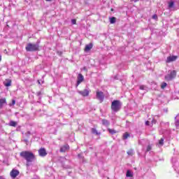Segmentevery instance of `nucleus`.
I'll return each mask as SVG.
<instances>
[{"mask_svg": "<svg viewBox=\"0 0 179 179\" xmlns=\"http://www.w3.org/2000/svg\"><path fill=\"white\" fill-rule=\"evenodd\" d=\"M131 2H134V0H130Z\"/></svg>", "mask_w": 179, "mask_h": 179, "instance_id": "obj_39", "label": "nucleus"}, {"mask_svg": "<svg viewBox=\"0 0 179 179\" xmlns=\"http://www.w3.org/2000/svg\"><path fill=\"white\" fill-rule=\"evenodd\" d=\"M3 85L4 86H6V87H9V86H12V80L9 78L6 79V80L3 82Z\"/></svg>", "mask_w": 179, "mask_h": 179, "instance_id": "obj_12", "label": "nucleus"}, {"mask_svg": "<svg viewBox=\"0 0 179 179\" xmlns=\"http://www.w3.org/2000/svg\"><path fill=\"white\" fill-rule=\"evenodd\" d=\"M108 131L109 134H110V135H114L117 133V131H115V129H114L108 128Z\"/></svg>", "mask_w": 179, "mask_h": 179, "instance_id": "obj_16", "label": "nucleus"}, {"mask_svg": "<svg viewBox=\"0 0 179 179\" xmlns=\"http://www.w3.org/2000/svg\"><path fill=\"white\" fill-rule=\"evenodd\" d=\"M110 10H113V8H111V9H110Z\"/></svg>", "mask_w": 179, "mask_h": 179, "instance_id": "obj_40", "label": "nucleus"}, {"mask_svg": "<svg viewBox=\"0 0 179 179\" xmlns=\"http://www.w3.org/2000/svg\"><path fill=\"white\" fill-rule=\"evenodd\" d=\"M167 87V83H162L161 85V89H166Z\"/></svg>", "mask_w": 179, "mask_h": 179, "instance_id": "obj_22", "label": "nucleus"}, {"mask_svg": "<svg viewBox=\"0 0 179 179\" xmlns=\"http://www.w3.org/2000/svg\"><path fill=\"white\" fill-rule=\"evenodd\" d=\"M38 83L40 85V81L39 80H38Z\"/></svg>", "mask_w": 179, "mask_h": 179, "instance_id": "obj_38", "label": "nucleus"}, {"mask_svg": "<svg viewBox=\"0 0 179 179\" xmlns=\"http://www.w3.org/2000/svg\"><path fill=\"white\" fill-rule=\"evenodd\" d=\"M102 124L105 125V127H109L110 122L106 119L102 120Z\"/></svg>", "mask_w": 179, "mask_h": 179, "instance_id": "obj_15", "label": "nucleus"}, {"mask_svg": "<svg viewBox=\"0 0 179 179\" xmlns=\"http://www.w3.org/2000/svg\"><path fill=\"white\" fill-rule=\"evenodd\" d=\"M116 20H117V18L115 17H112L110 20V22L111 24H114Z\"/></svg>", "mask_w": 179, "mask_h": 179, "instance_id": "obj_19", "label": "nucleus"}, {"mask_svg": "<svg viewBox=\"0 0 179 179\" xmlns=\"http://www.w3.org/2000/svg\"><path fill=\"white\" fill-rule=\"evenodd\" d=\"M159 145H164V139L161 138L159 141Z\"/></svg>", "mask_w": 179, "mask_h": 179, "instance_id": "obj_26", "label": "nucleus"}, {"mask_svg": "<svg viewBox=\"0 0 179 179\" xmlns=\"http://www.w3.org/2000/svg\"><path fill=\"white\" fill-rule=\"evenodd\" d=\"M38 44H40V41H38L37 44L29 43L25 47V50L26 51L31 52H33L35 51H40V45Z\"/></svg>", "mask_w": 179, "mask_h": 179, "instance_id": "obj_2", "label": "nucleus"}, {"mask_svg": "<svg viewBox=\"0 0 179 179\" xmlns=\"http://www.w3.org/2000/svg\"><path fill=\"white\" fill-rule=\"evenodd\" d=\"M79 94H81L83 97H87L89 96L90 92L87 90H83V91L78 92Z\"/></svg>", "mask_w": 179, "mask_h": 179, "instance_id": "obj_11", "label": "nucleus"}, {"mask_svg": "<svg viewBox=\"0 0 179 179\" xmlns=\"http://www.w3.org/2000/svg\"><path fill=\"white\" fill-rule=\"evenodd\" d=\"M121 101L120 100H114L111 103L110 108L114 113H118L121 110Z\"/></svg>", "mask_w": 179, "mask_h": 179, "instance_id": "obj_3", "label": "nucleus"}, {"mask_svg": "<svg viewBox=\"0 0 179 179\" xmlns=\"http://www.w3.org/2000/svg\"><path fill=\"white\" fill-rule=\"evenodd\" d=\"M176 127H179V120L176 121Z\"/></svg>", "mask_w": 179, "mask_h": 179, "instance_id": "obj_34", "label": "nucleus"}, {"mask_svg": "<svg viewBox=\"0 0 179 179\" xmlns=\"http://www.w3.org/2000/svg\"><path fill=\"white\" fill-rule=\"evenodd\" d=\"M177 76V71L176 70H173L171 71L170 74L165 76V80L168 82L170 80H173Z\"/></svg>", "mask_w": 179, "mask_h": 179, "instance_id": "obj_4", "label": "nucleus"}, {"mask_svg": "<svg viewBox=\"0 0 179 179\" xmlns=\"http://www.w3.org/2000/svg\"><path fill=\"white\" fill-rule=\"evenodd\" d=\"M16 104V101L15 99L12 100V103H9L10 107H12V106H15Z\"/></svg>", "mask_w": 179, "mask_h": 179, "instance_id": "obj_25", "label": "nucleus"}, {"mask_svg": "<svg viewBox=\"0 0 179 179\" xmlns=\"http://www.w3.org/2000/svg\"><path fill=\"white\" fill-rule=\"evenodd\" d=\"M134 2H139V0H134Z\"/></svg>", "mask_w": 179, "mask_h": 179, "instance_id": "obj_35", "label": "nucleus"}, {"mask_svg": "<svg viewBox=\"0 0 179 179\" xmlns=\"http://www.w3.org/2000/svg\"><path fill=\"white\" fill-rule=\"evenodd\" d=\"M129 138V134L128 132H126L123 134V139H128Z\"/></svg>", "mask_w": 179, "mask_h": 179, "instance_id": "obj_21", "label": "nucleus"}, {"mask_svg": "<svg viewBox=\"0 0 179 179\" xmlns=\"http://www.w3.org/2000/svg\"><path fill=\"white\" fill-rule=\"evenodd\" d=\"M145 85H140L139 89L140 90H145Z\"/></svg>", "mask_w": 179, "mask_h": 179, "instance_id": "obj_28", "label": "nucleus"}, {"mask_svg": "<svg viewBox=\"0 0 179 179\" xmlns=\"http://www.w3.org/2000/svg\"><path fill=\"white\" fill-rule=\"evenodd\" d=\"M71 23H72V24H76V20H75V19L71 20Z\"/></svg>", "mask_w": 179, "mask_h": 179, "instance_id": "obj_30", "label": "nucleus"}, {"mask_svg": "<svg viewBox=\"0 0 179 179\" xmlns=\"http://www.w3.org/2000/svg\"><path fill=\"white\" fill-rule=\"evenodd\" d=\"M96 97L97 100L99 101V103H103L104 101V93L101 91H96Z\"/></svg>", "mask_w": 179, "mask_h": 179, "instance_id": "obj_5", "label": "nucleus"}, {"mask_svg": "<svg viewBox=\"0 0 179 179\" xmlns=\"http://www.w3.org/2000/svg\"><path fill=\"white\" fill-rule=\"evenodd\" d=\"M45 1H47L48 2H50V1H52V0H45Z\"/></svg>", "mask_w": 179, "mask_h": 179, "instance_id": "obj_37", "label": "nucleus"}, {"mask_svg": "<svg viewBox=\"0 0 179 179\" xmlns=\"http://www.w3.org/2000/svg\"><path fill=\"white\" fill-rule=\"evenodd\" d=\"M9 125L10 127H16V125H17V122L15 121H10Z\"/></svg>", "mask_w": 179, "mask_h": 179, "instance_id": "obj_20", "label": "nucleus"}, {"mask_svg": "<svg viewBox=\"0 0 179 179\" xmlns=\"http://www.w3.org/2000/svg\"><path fill=\"white\" fill-rule=\"evenodd\" d=\"M92 48H93V43H90L85 45V48H84V51L85 52H87L89 51H90V50H92Z\"/></svg>", "mask_w": 179, "mask_h": 179, "instance_id": "obj_13", "label": "nucleus"}, {"mask_svg": "<svg viewBox=\"0 0 179 179\" xmlns=\"http://www.w3.org/2000/svg\"><path fill=\"white\" fill-rule=\"evenodd\" d=\"M19 174H20V172L16 169H13L10 173V176L12 178H16V176H19Z\"/></svg>", "mask_w": 179, "mask_h": 179, "instance_id": "obj_8", "label": "nucleus"}, {"mask_svg": "<svg viewBox=\"0 0 179 179\" xmlns=\"http://www.w3.org/2000/svg\"><path fill=\"white\" fill-rule=\"evenodd\" d=\"M20 156L27 160V166H29V163H31V162L36 159L34 154L29 151H22L20 153Z\"/></svg>", "mask_w": 179, "mask_h": 179, "instance_id": "obj_1", "label": "nucleus"}, {"mask_svg": "<svg viewBox=\"0 0 179 179\" xmlns=\"http://www.w3.org/2000/svg\"><path fill=\"white\" fill-rule=\"evenodd\" d=\"M150 150H152V146L148 145V147H147V152H150Z\"/></svg>", "mask_w": 179, "mask_h": 179, "instance_id": "obj_27", "label": "nucleus"}, {"mask_svg": "<svg viewBox=\"0 0 179 179\" xmlns=\"http://www.w3.org/2000/svg\"><path fill=\"white\" fill-rule=\"evenodd\" d=\"M178 58V56H169L167 57L166 62V64H170V62H174Z\"/></svg>", "mask_w": 179, "mask_h": 179, "instance_id": "obj_7", "label": "nucleus"}, {"mask_svg": "<svg viewBox=\"0 0 179 179\" xmlns=\"http://www.w3.org/2000/svg\"><path fill=\"white\" fill-rule=\"evenodd\" d=\"M38 155L41 156V157H45L47 155V150H45V148H41L38 150Z\"/></svg>", "mask_w": 179, "mask_h": 179, "instance_id": "obj_6", "label": "nucleus"}, {"mask_svg": "<svg viewBox=\"0 0 179 179\" xmlns=\"http://www.w3.org/2000/svg\"><path fill=\"white\" fill-rule=\"evenodd\" d=\"M83 80H85V78L83 77V75H82L81 73H79L78 76V80H77V86H79L80 83L83 82Z\"/></svg>", "mask_w": 179, "mask_h": 179, "instance_id": "obj_9", "label": "nucleus"}, {"mask_svg": "<svg viewBox=\"0 0 179 179\" xmlns=\"http://www.w3.org/2000/svg\"><path fill=\"white\" fill-rule=\"evenodd\" d=\"M145 125H147V126L150 125V122L146 121V122H145Z\"/></svg>", "mask_w": 179, "mask_h": 179, "instance_id": "obj_32", "label": "nucleus"}, {"mask_svg": "<svg viewBox=\"0 0 179 179\" xmlns=\"http://www.w3.org/2000/svg\"><path fill=\"white\" fill-rule=\"evenodd\" d=\"M152 19L157 20V15L155 14L154 15H152Z\"/></svg>", "mask_w": 179, "mask_h": 179, "instance_id": "obj_29", "label": "nucleus"}, {"mask_svg": "<svg viewBox=\"0 0 179 179\" xmlns=\"http://www.w3.org/2000/svg\"><path fill=\"white\" fill-rule=\"evenodd\" d=\"M156 122H157L156 121V120L153 119V120H152V124H156Z\"/></svg>", "mask_w": 179, "mask_h": 179, "instance_id": "obj_33", "label": "nucleus"}, {"mask_svg": "<svg viewBox=\"0 0 179 179\" xmlns=\"http://www.w3.org/2000/svg\"><path fill=\"white\" fill-rule=\"evenodd\" d=\"M134 150H129L127 151V155H129V156H134Z\"/></svg>", "mask_w": 179, "mask_h": 179, "instance_id": "obj_23", "label": "nucleus"}, {"mask_svg": "<svg viewBox=\"0 0 179 179\" xmlns=\"http://www.w3.org/2000/svg\"><path fill=\"white\" fill-rule=\"evenodd\" d=\"M92 133L95 134V135H100V132L97 131V129L92 128L91 129Z\"/></svg>", "mask_w": 179, "mask_h": 179, "instance_id": "obj_18", "label": "nucleus"}, {"mask_svg": "<svg viewBox=\"0 0 179 179\" xmlns=\"http://www.w3.org/2000/svg\"><path fill=\"white\" fill-rule=\"evenodd\" d=\"M2 61V56H0V62Z\"/></svg>", "mask_w": 179, "mask_h": 179, "instance_id": "obj_36", "label": "nucleus"}, {"mask_svg": "<svg viewBox=\"0 0 179 179\" xmlns=\"http://www.w3.org/2000/svg\"><path fill=\"white\" fill-rule=\"evenodd\" d=\"M57 54H58V55H59L60 57L62 56V52L57 51Z\"/></svg>", "mask_w": 179, "mask_h": 179, "instance_id": "obj_31", "label": "nucleus"}, {"mask_svg": "<svg viewBox=\"0 0 179 179\" xmlns=\"http://www.w3.org/2000/svg\"><path fill=\"white\" fill-rule=\"evenodd\" d=\"M174 6V1H171L169 3V8H171Z\"/></svg>", "mask_w": 179, "mask_h": 179, "instance_id": "obj_24", "label": "nucleus"}, {"mask_svg": "<svg viewBox=\"0 0 179 179\" xmlns=\"http://www.w3.org/2000/svg\"><path fill=\"white\" fill-rule=\"evenodd\" d=\"M66 150H69V145H68V144H65L64 145H63L60 148V152L62 153H65V152H66Z\"/></svg>", "mask_w": 179, "mask_h": 179, "instance_id": "obj_10", "label": "nucleus"}, {"mask_svg": "<svg viewBox=\"0 0 179 179\" xmlns=\"http://www.w3.org/2000/svg\"><path fill=\"white\" fill-rule=\"evenodd\" d=\"M126 177L132 178V177H134V173L131 171L128 170L126 173Z\"/></svg>", "mask_w": 179, "mask_h": 179, "instance_id": "obj_17", "label": "nucleus"}, {"mask_svg": "<svg viewBox=\"0 0 179 179\" xmlns=\"http://www.w3.org/2000/svg\"><path fill=\"white\" fill-rule=\"evenodd\" d=\"M4 104H6V98L0 99V110L3 108Z\"/></svg>", "mask_w": 179, "mask_h": 179, "instance_id": "obj_14", "label": "nucleus"}]
</instances>
